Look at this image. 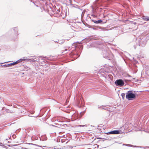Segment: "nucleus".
<instances>
[{
	"label": "nucleus",
	"mask_w": 149,
	"mask_h": 149,
	"mask_svg": "<svg viewBox=\"0 0 149 149\" xmlns=\"http://www.w3.org/2000/svg\"><path fill=\"white\" fill-rule=\"evenodd\" d=\"M139 46H141L142 47H144L146 45V40L145 39H141L140 41L139 40Z\"/></svg>",
	"instance_id": "7"
},
{
	"label": "nucleus",
	"mask_w": 149,
	"mask_h": 149,
	"mask_svg": "<svg viewBox=\"0 0 149 149\" xmlns=\"http://www.w3.org/2000/svg\"><path fill=\"white\" fill-rule=\"evenodd\" d=\"M84 111H83V112H81L80 113V114L81 115V116H82V115H83L84 114Z\"/></svg>",
	"instance_id": "21"
},
{
	"label": "nucleus",
	"mask_w": 149,
	"mask_h": 149,
	"mask_svg": "<svg viewBox=\"0 0 149 149\" xmlns=\"http://www.w3.org/2000/svg\"><path fill=\"white\" fill-rule=\"evenodd\" d=\"M23 59H24V60H23V61H29L31 62H34L35 61H36L33 58H31V59H25V58H23Z\"/></svg>",
	"instance_id": "11"
},
{
	"label": "nucleus",
	"mask_w": 149,
	"mask_h": 149,
	"mask_svg": "<svg viewBox=\"0 0 149 149\" xmlns=\"http://www.w3.org/2000/svg\"><path fill=\"white\" fill-rule=\"evenodd\" d=\"M105 16H104V18H105Z\"/></svg>",
	"instance_id": "27"
},
{
	"label": "nucleus",
	"mask_w": 149,
	"mask_h": 149,
	"mask_svg": "<svg viewBox=\"0 0 149 149\" xmlns=\"http://www.w3.org/2000/svg\"><path fill=\"white\" fill-rule=\"evenodd\" d=\"M12 136L14 138H16V135L14 134H13V135H12Z\"/></svg>",
	"instance_id": "20"
},
{
	"label": "nucleus",
	"mask_w": 149,
	"mask_h": 149,
	"mask_svg": "<svg viewBox=\"0 0 149 149\" xmlns=\"http://www.w3.org/2000/svg\"><path fill=\"white\" fill-rule=\"evenodd\" d=\"M102 28L100 27H98L97 28H93V29H94V30H97L98 29H102Z\"/></svg>",
	"instance_id": "16"
},
{
	"label": "nucleus",
	"mask_w": 149,
	"mask_h": 149,
	"mask_svg": "<svg viewBox=\"0 0 149 149\" xmlns=\"http://www.w3.org/2000/svg\"><path fill=\"white\" fill-rule=\"evenodd\" d=\"M99 108H101L102 109L106 110H108V108L104 106H101L98 107Z\"/></svg>",
	"instance_id": "12"
},
{
	"label": "nucleus",
	"mask_w": 149,
	"mask_h": 149,
	"mask_svg": "<svg viewBox=\"0 0 149 149\" xmlns=\"http://www.w3.org/2000/svg\"><path fill=\"white\" fill-rule=\"evenodd\" d=\"M125 93H122L121 94V96L122 97V99H124L125 98Z\"/></svg>",
	"instance_id": "15"
},
{
	"label": "nucleus",
	"mask_w": 149,
	"mask_h": 149,
	"mask_svg": "<svg viewBox=\"0 0 149 149\" xmlns=\"http://www.w3.org/2000/svg\"><path fill=\"white\" fill-rule=\"evenodd\" d=\"M24 60V59H20L15 62H14L7 64V65H8V67H9V66H12L13 65H15L18 63L23 61V60Z\"/></svg>",
	"instance_id": "6"
},
{
	"label": "nucleus",
	"mask_w": 149,
	"mask_h": 149,
	"mask_svg": "<svg viewBox=\"0 0 149 149\" xmlns=\"http://www.w3.org/2000/svg\"><path fill=\"white\" fill-rule=\"evenodd\" d=\"M121 131L120 130H114L106 133V134H118L120 133Z\"/></svg>",
	"instance_id": "5"
},
{
	"label": "nucleus",
	"mask_w": 149,
	"mask_h": 149,
	"mask_svg": "<svg viewBox=\"0 0 149 149\" xmlns=\"http://www.w3.org/2000/svg\"><path fill=\"white\" fill-rule=\"evenodd\" d=\"M65 51H67L68 50L67 49H65Z\"/></svg>",
	"instance_id": "26"
},
{
	"label": "nucleus",
	"mask_w": 149,
	"mask_h": 149,
	"mask_svg": "<svg viewBox=\"0 0 149 149\" xmlns=\"http://www.w3.org/2000/svg\"><path fill=\"white\" fill-rule=\"evenodd\" d=\"M134 48L135 49H136V46H135V45H134Z\"/></svg>",
	"instance_id": "23"
},
{
	"label": "nucleus",
	"mask_w": 149,
	"mask_h": 149,
	"mask_svg": "<svg viewBox=\"0 0 149 149\" xmlns=\"http://www.w3.org/2000/svg\"><path fill=\"white\" fill-rule=\"evenodd\" d=\"M81 49H79L78 50H77H77L72 52L70 54V55L73 56L72 57L76 59L78 58L79 56V53H81Z\"/></svg>",
	"instance_id": "3"
},
{
	"label": "nucleus",
	"mask_w": 149,
	"mask_h": 149,
	"mask_svg": "<svg viewBox=\"0 0 149 149\" xmlns=\"http://www.w3.org/2000/svg\"><path fill=\"white\" fill-rule=\"evenodd\" d=\"M0 66H1L2 67H8V66L7 65V64H5V65H1Z\"/></svg>",
	"instance_id": "18"
},
{
	"label": "nucleus",
	"mask_w": 149,
	"mask_h": 149,
	"mask_svg": "<svg viewBox=\"0 0 149 149\" xmlns=\"http://www.w3.org/2000/svg\"><path fill=\"white\" fill-rule=\"evenodd\" d=\"M99 127V126H97V127Z\"/></svg>",
	"instance_id": "28"
},
{
	"label": "nucleus",
	"mask_w": 149,
	"mask_h": 149,
	"mask_svg": "<svg viewBox=\"0 0 149 149\" xmlns=\"http://www.w3.org/2000/svg\"><path fill=\"white\" fill-rule=\"evenodd\" d=\"M30 144L34 146H35L34 148H35V149H42L41 148H42L43 147H45L43 146H40L39 145L35 144L33 143H30Z\"/></svg>",
	"instance_id": "8"
},
{
	"label": "nucleus",
	"mask_w": 149,
	"mask_h": 149,
	"mask_svg": "<svg viewBox=\"0 0 149 149\" xmlns=\"http://www.w3.org/2000/svg\"><path fill=\"white\" fill-rule=\"evenodd\" d=\"M107 20H106V21H105V22H103V23H106L107 22Z\"/></svg>",
	"instance_id": "24"
},
{
	"label": "nucleus",
	"mask_w": 149,
	"mask_h": 149,
	"mask_svg": "<svg viewBox=\"0 0 149 149\" xmlns=\"http://www.w3.org/2000/svg\"><path fill=\"white\" fill-rule=\"evenodd\" d=\"M59 43L60 44H62L64 42V40H61L60 41H58Z\"/></svg>",
	"instance_id": "17"
},
{
	"label": "nucleus",
	"mask_w": 149,
	"mask_h": 149,
	"mask_svg": "<svg viewBox=\"0 0 149 149\" xmlns=\"http://www.w3.org/2000/svg\"><path fill=\"white\" fill-rule=\"evenodd\" d=\"M102 55L104 58L109 59L112 57L113 55L107 47H105V49L102 50Z\"/></svg>",
	"instance_id": "1"
},
{
	"label": "nucleus",
	"mask_w": 149,
	"mask_h": 149,
	"mask_svg": "<svg viewBox=\"0 0 149 149\" xmlns=\"http://www.w3.org/2000/svg\"><path fill=\"white\" fill-rule=\"evenodd\" d=\"M135 92L133 91H128L126 93V98L128 100H131L135 97Z\"/></svg>",
	"instance_id": "2"
},
{
	"label": "nucleus",
	"mask_w": 149,
	"mask_h": 149,
	"mask_svg": "<svg viewBox=\"0 0 149 149\" xmlns=\"http://www.w3.org/2000/svg\"><path fill=\"white\" fill-rule=\"evenodd\" d=\"M79 126L80 127H86V125H80Z\"/></svg>",
	"instance_id": "22"
},
{
	"label": "nucleus",
	"mask_w": 149,
	"mask_h": 149,
	"mask_svg": "<svg viewBox=\"0 0 149 149\" xmlns=\"http://www.w3.org/2000/svg\"><path fill=\"white\" fill-rule=\"evenodd\" d=\"M91 21L96 24H99L100 23L102 22V21L101 19H100L98 20H95L93 19L91 20Z\"/></svg>",
	"instance_id": "9"
},
{
	"label": "nucleus",
	"mask_w": 149,
	"mask_h": 149,
	"mask_svg": "<svg viewBox=\"0 0 149 149\" xmlns=\"http://www.w3.org/2000/svg\"><path fill=\"white\" fill-rule=\"evenodd\" d=\"M24 70L25 71H27L30 69V68L27 66L26 65H25L24 66Z\"/></svg>",
	"instance_id": "13"
},
{
	"label": "nucleus",
	"mask_w": 149,
	"mask_h": 149,
	"mask_svg": "<svg viewBox=\"0 0 149 149\" xmlns=\"http://www.w3.org/2000/svg\"><path fill=\"white\" fill-rule=\"evenodd\" d=\"M143 19L145 21H148L149 20V17H143Z\"/></svg>",
	"instance_id": "14"
},
{
	"label": "nucleus",
	"mask_w": 149,
	"mask_h": 149,
	"mask_svg": "<svg viewBox=\"0 0 149 149\" xmlns=\"http://www.w3.org/2000/svg\"><path fill=\"white\" fill-rule=\"evenodd\" d=\"M92 6V8L93 10L94 9V8H93V6Z\"/></svg>",
	"instance_id": "25"
},
{
	"label": "nucleus",
	"mask_w": 149,
	"mask_h": 149,
	"mask_svg": "<svg viewBox=\"0 0 149 149\" xmlns=\"http://www.w3.org/2000/svg\"><path fill=\"white\" fill-rule=\"evenodd\" d=\"M114 83L116 86L119 87L123 86L125 84L124 81L121 79L117 80L115 81Z\"/></svg>",
	"instance_id": "4"
},
{
	"label": "nucleus",
	"mask_w": 149,
	"mask_h": 149,
	"mask_svg": "<svg viewBox=\"0 0 149 149\" xmlns=\"http://www.w3.org/2000/svg\"><path fill=\"white\" fill-rule=\"evenodd\" d=\"M15 35L16 36L18 35V29L17 27H15L13 28Z\"/></svg>",
	"instance_id": "10"
},
{
	"label": "nucleus",
	"mask_w": 149,
	"mask_h": 149,
	"mask_svg": "<svg viewBox=\"0 0 149 149\" xmlns=\"http://www.w3.org/2000/svg\"><path fill=\"white\" fill-rule=\"evenodd\" d=\"M124 145H125L127 146H133L132 145H130V144H123Z\"/></svg>",
	"instance_id": "19"
}]
</instances>
